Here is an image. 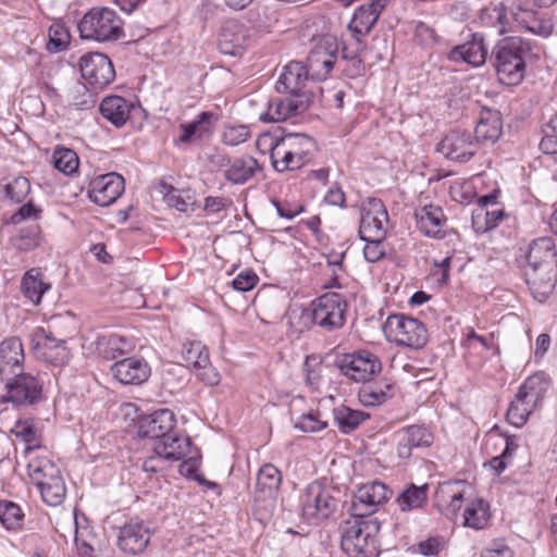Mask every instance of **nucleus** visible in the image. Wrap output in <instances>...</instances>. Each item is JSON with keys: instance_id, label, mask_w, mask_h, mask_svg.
Segmentation results:
<instances>
[{"instance_id": "72a5a7b5", "label": "nucleus", "mask_w": 557, "mask_h": 557, "mask_svg": "<svg viewBox=\"0 0 557 557\" xmlns=\"http://www.w3.org/2000/svg\"><path fill=\"white\" fill-rule=\"evenodd\" d=\"M282 475L280 470L272 463L263 465L257 474L256 497L262 499H274L281 485Z\"/></svg>"}, {"instance_id": "9d476101", "label": "nucleus", "mask_w": 557, "mask_h": 557, "mask_svg": "<svg viewBox=\"0 0 557 557\" xmlns=\"http://www.w3.org/2000/svg\"><path fill=\"white\" fill-rule=\"evenodd\" d=\"M338 367L342 373L355 382H369L382 370L379 357L368 350L345 355Z\"/></svg>"}, {"instance_id": "5701e85b", "label": "nucleus", "mask_w": 557, "mask_h": 557, "mask_svg": "<svg viewBox=\"0 0 557 557\" xmlns=\"http://www.w3.org/2000/svg\"><path fill=\"white\" fill-rule=\"evenodd\" d=\"M525 280L534 298L544 301L554 290L557 265L527 267Z\"/></svg>"}, {"instance_id": "a878e982", "label": "nucleus", "mask_w": 557, "mask_h": 557, "mask_svg": "<svg viewBox=\"0 0 557 557\" xmlns=\"http://www.w3.org/2000/svg\"><path fill=\"white\" fill-rule=\"evenodd\" d=\"M414 218L418 230L425 236L433 238L445 237L447 219L438 206H423L416 210Z\"/></svg>"}, {"instance_id": "49530a36", "label": "nucleus", "mask_w": 557, "mask_h": 557, "mask_svg": "<svg viewBox=\"0 0 557 557\" xmlns=\"http://www.w3.org/2000/svg\"><path fill=\"white\" fill-rule=\"evenodd\" d=\"M257 161L253 158L236 159L225 172L227 181L235 184H243L248 181L256 171Z\"/></svg>"}, {"instance_id": "a18cd8bd", "label": "nucleus", "mask_w": 557, "mask_h": 557, "mask_svg": "<svg viewBox=\"0 0 557 557\" xmlns=\"http://www.w3.org/2000/svg\"><path fill=\"white\" fill-rule=\"evenodd\" d=\"M11 433L26 444V451L40 447V436L32 420H18L11 429Z\"/></svg>"}, {"instance_id": "680f3d73", "label": "nucleus", "mask_w": 557, "mask_h": 557, "mask_svg": "<svg viewBox=\"0 0 557 557\" xmlns=\"http://www.w3.org/2000/svg\"><path fill=\"white\" fill-rule=\"evenodd\" d=\"M383 239L384 238L363 239L367 243L363 248V255L367 261L372 263L376 262L385 255V249L382 243Z\"/></svg>"}, {"instance_id": "a211bd4d", "label": "nucleus", "mask_w": 557, "mask_h": 557, "mask_svg": "<svg viewBox=\"0 0 557 557\" xmlns=\"http://www.w3.org/2000/svg\"><path fill=\"white\" fill-rule=\"evenodd\" d=\"M476 150L478 141L466 131L450 132L437 146V151L446 158L461 162L471 159Z\"/></svg>"}, {"instance_id": "e2e57ef3", "label": "nucleus", "mask_w": 557, "mask_h": 557, "mask_svg": "<svg viewBox=\"0 0 557 557\" xmlns=\"http://www.w3.org/2000/svg\"><path fill=\"white\" fill-rule=\"evenodd\" d=\"M41 209L36 207L32 201L23 205L11 218L12 223L18 224L25 220H38Z\"/></svg>"}, {"instance_id": "774afa93", "label": "nucleus", "mask_w": 557, "mask_h": 557, "mask_svg": "<svg viewBox=\"0 0 557 557\" xmlns=\"http://www.w3.org/2000/svg\"><path fill=\"white\" fill-rule=\"evenodd\" d=\"M540 149L546 154L557 153V135L544 132V136L540 143Z\"/></svg>"}, {"instance_id": "864d4df0", "label": "nucleus", "mask_w": 557, "mask_h": 557, "mask_svg": "<svg viewBox=\"0 0 557 557\" xmlns=\"http://www.w3.org/2000/svg\"><path fill=\"white\" fill-rule=\"evenodd\" d=\"M41 240L40 227L35 224L22 228L15 238V246L18 250L28 251L39 246Z\"/></svg>"}, {"instance_id": "1a4fd4ad", "label": "nucleus", "mask_w": 557, "mask_h": 557, "mask_svg": "<svg viewBox=\"0 0 557 557\" xmlns=\"http://www.w3.org/2000/svg\"><path fill=\"white\" fill-rule=\"evenodd\" d=\"M337 50V41L333 36L326 35L315 40L306 64L311 79L322 81L327 77L335 64Z\"/></svg>"}, {"instance_id": "37998d69", "label": "nucleus", "mask_w": 557, "mask_h": 557, "mask_svg": "<svg viewBox=\"0 0 557 557\" xmlns=\"http://www.w3.org/2000/svg\"><path fill=\"white\" fill-rule=\"evenodd\" d=\"M428 498V485H409L396 499L401 511H408L422 507Z\"/></svg>"}, {"instance_id": "338daca9", "label": "nucleus", "mask_w": 557, "mask_h": 557, "mask_svg": "<svg viewBox=\"0 0 557 557\" xmlns=\"http://www.w3.org/2000/svg\"><path fill=\"white\" fill-rule=\"evenodd\" d=\"M273 205L276 208L277 214L282 218H285L287 220H292L296 215H298L302 211L301 206H284L280 201L273 200Z\"/></svg>"}, {"instance_id": "b1692460", "label": "nucleus", "mask_w": 557, "mask_h": 557, "mask_svg": "<svg viewBox=\"0 0 557 557\" xmlns=\"http://www.w3.org/2000/svg\"><path fill=\"white\" fill-rule=\"evenodd\" d=\"M463 503V488L459 482H444L434 494V504L441 513L454 520Z\"/></svg>"}, {"instance_id": "c756f323", "label": "nucleus", "mask_w": 557, "mask_h": 557, "mask_svg": "<svg viewBox=\"0 0 557 557\" xmlns=\"http://www.w3.org/2000/svg\"><path fill=\"white\" fill-rule=\"evenodd\" d=\"M216 116L214 113L203 111L197 117L188 123L180 125L181 135L178 141L182 144H189L195 140H201L212 133Z\"/></svg>"}, {"instance_id": "c03bdc74", "label": "nucleus", "mask_w": 557, "mask_h": 557, "mask_svg": "<svg viewBox=\"0 0 557 557\" xmlns=\"http://www.w3.org/2000/svg\"><path fill=\"white\" fill-rule=\"evenodd\" d=\"M334 420L343 433L356 430L369 416L362 411L341 406L334 409Z\"/></svg>"}, {"instance_id": "dca6fc26", "label": "nucleus", "mask_w": 557, "mask_h": 557, "mask_svg": "<svg viewBox=\"0 0 557 557\" xmlns=\"http://www.w3.org/2000/svg\"><path fill=\"white\" fill-rule=\"evenodd\" d=\"M309 103V95L297 97L286 94V96L274 97L269 100L265 112L261 113L259 119L264 123L282 122L306 111Z\"/></svg>"}, {"instance_id": "c9c22d12", "label": "nucleus", "mask_w": 557, "mask_h": 557, "mask_svg": "<svg viewBox=\"0 0 557 557\" xmlns=\"http://www.w3.org/2000/svg\"><path fill=\"white\" fill-rule=\"evenodd\" d=\"M246 36L243 26L235 21H228L221 28L219 48L224 54L236 55L243 48Z\"/></svg>"}, {"instance_id": "c85d7f7f", "label": "nucleus", "mask_w": 557, "mask_h": 557, "mask_svg": "<svg viewBox=\"0 0 557 557\" xmlns=\"http://www.w3.org/2000/svg\"><path fill=\"white\" fill-rule=\"evenodd\" d=\"M486 54L487 50L483 44V36L473 34L470 41L453 48L448 58L451 61H462L473 66H480L485 62Z\"/></svg>"}, {"instance_id": "58836bf2", "label": "nucleus", "mask_w": 557, "mask_h": 557, "mask_svg": "<svg viewBox=\"0 0 557 557\" xmlns=\"http://www.w3.org/2000/svg\"><path fill=\"white\" fill-rule=\"evenodd\" d=\"M549 386L550 381L546 374L539 372L529 376L520 386L518 393L520 394V397H524V399H528V401L539 406L549 389Z\"/></svg>"}, {"instance_id": "ea45409f", "label": "nucleus", "mask_w": 557, "mask_h": 557, "mask_svg": "<svg viewBox=\"0 0 557 557\" xmlns=\"http://www.w3.org/2000/svg\"><path fill=\"white\" fill-rule=\"evenodd\" d=\"M488 504L483 499H474L468 504L463 512V525L475 530L483 529L490 518Z\"/></svg>"}, {"instance_id": "f03ea898", "label": "nucleus", "mask_w": 557, "mask_h": 557, "mask_svg": "<svg viewBox=\"0 0 557 557\" xmlns=\"http://www.w3.org/2000/svg\"><path fill=\"white\" fill-rule=\"evenodd\" d=\"M380 523L375 519L354 517L342 527V548L350 557H377L376 535Z\"/></svg>"}, {"instance_id": "39448f33", "label": "nucleus", "mask_w": 557, "mask_h": 557, "mask_svg": "<svg viewBox=\"0 0 557 557\" xmlns=\"http://www.w3.org/2000/svg\"><path fill=\"white\" fill-rule=\"evenodd\" d=\"M383 331L389 342L413 349L422 348L428 342V331L424 324L403 314L389 315Z\"/></svg>"}, {"instance_id": "20e7f679", "label": "nucleus", "mask_w": 557, "mask_h": 557, "mask_svg": "<svg viewBox=\"0 0 557 557\" xmlns=\"http://www.w3.org/2000/svg\"><path fill=\"white\" fill-rule=\"evenodd\" d=\"M315 143L305 134L290 133L278 139L274 152L275 170L277 172L295 171L310 162Z\"/></svg>"}, {"instance_id": "603ef678", "label": "nucleus", "mask_w": 557, "mask_h": 557, "mask_svg": "<svg viewBox=\"0 0 557 557\" xmlns=\"http://www.w3.org/2000/svg\"><path fill=\"white\" fill-rule=\"evenodd\" d=\"M48 36L47 50L53 53L66 49L71 39L67 28L60 23H54L49 27Z\"/></svg>"}, {"instance_id": "8fccbe9b", "label": "nucleus", "mask_w": 557, "mask_h": 557, "mask_svg": "<svg viewBox=\"0 0 557 557\" xmlns=\"http://www.w3.org/2000/svg\"><path fill=\"white\" fill-rule=\"evenodd\" d=\"M391 386L367 385L359 391V400L367 407H374L384 404L391 397Z\"/></svg>"}, {"instance_id": "7c9ffc66", "label": "nucleus", "mask_w": 557, "mask_h": 557, "mask_svg": "<svg viewBox=\"0 0 557 557\" xmlns=\"http://www.w3.org/2000/svg\"><path fill=\"white\" fill-rule=\"evenodd\" d=\"M134 103L121 96H108L102 99L99 110L101 115L115 127H122L131 116Z\"/></svg>"}, {"instance_id": "f8f14e48", "label": "nucleus", "mask_w": 557, "mask_h": 557, "mask_svg": "<svg viewBox=\"0 0 557 557\" xmlns=\"http://www.w3.org/2000/svg\"><path fill=\"white\" fill-rule=\"evenodd\" d=\"M389 487L380 481H372L362 484L355 493L351 504L354 517H364L374 513L380 506L384 505L391 497Z\"/></svg>"}, {"instance_id": "f257e3e1", "label": "nucleus", "mask_w": 557, "mask_h": 557, "mask_svg": "<svg viewBox=\"0 0 557 557\" xmlns=\"http://www.w3.org/2000/svg\"><path fill=\"white\" fill-rule=\"evenodd\" d=\"M532 46L521 37L502 39L494 49L495 67L502 84H519L524 76L525 59L531 55Z\"/></svg>"}, {"instance_id": "5fc2aeb1", "label": "nucleus", "mask_w": 557, "mask_h": 557, "mask_svg": "<svg viewBox=\"0 0 557 557\" xmlns=\"http://www.w3.org/2000/svg\"><path fill=\"white\" fill-rule=\"evenodd\" d=\"M413 448H426L433 444V434L422 425H410L401 429Z\"/></svg>"}, {"instance_id": "79ce46f5", "label": "nucleus", "mask_w": 557, "mask_h": 557, "mask_svg": "<svg viewBox=\"0 0 557 557\" xmlns=\"http://www.w3.org/2000/svg\"><path fill=\"white\" fill-rule=\"evenodd\" d=\"M536 407L535 404L528 401L524 397H520V394L517 393L509 405L506 419L511 425L521 428L527 423L530 414Z\"/></svg>"}, {"instance_id": "cd10ccee", "label": "nucleus", "mask_w": 557, "mask_h": 557, "mask_svg": "<svg viewBox=\"0 0 557 557\" xmlns=\"http://www.w3.org/2000/svg\"><path fill=\"white\" fill-rule=\"evenodd\" d=\"M190 445L191 442L188 436L171 432L159 441L153 442L152 449L163 460L177 461L189 454Z\"/></svg>"}, {"instance_id": "3c124183", "label": "nucleus", "mask_w": 557, "mask_h": 557, "mask_svg": "<svg viewBox=\"0 0 557 557\" xmlns=\"http://www.w3.org/2000/svg\"><path fill=\"white\" fill-rule=\"evenodd\" d=\"M52 161L54 168L64 174L76 172L79 164L77 154L69 148H57L53 152Z\"/></svg>"}, {"instance_id": "bf43d9fd", "label": "nucleus", "mask_w": 557, "mask_h": 557, "mask_svg": "<svg viewBox=\"0 0 557 557\" xmlns=\"http://www.w3.org/2000/svg\"><path fill=\"white\" fill-rule=\"evenodd\" d=\"M164 201L169 207H173L181 212L193 210L194 202L190 197H184L183 191L171 187L164 195Z\"/></svg>"}, {"instance_id": "e433bc0d", "label": "nucleus", "mask_w": 557, "mask_h": 557, "mask_svg": "<svg viewBox=\"0 0 557 557\" xmlns=\"http://www.w3.org/2000/svg\"><path fill=\"white\" fill-rule=\"evenodd\" d=\"M50 288L51 285L44 281V274L38 268L28 270L22 277L21 290L35 306L40 304L42 295Z\"/></svg>"}, {"instance_id": "4d7b16f0", "label": "nucleus", "mask_w": 557, "mask_h": 557, "mask_svg": "<svg viewBox=\"0 0 557 557\" xmlns=\"http://www.w3.org/2000/svg\"><path fill=\"white\" fill-rule=\"evenodd\" d=\"M327 426V422L322 419L320 412L318 411H309L308 413H304L300 416L296 423L295 428L306 432L313 433L324 430Z\"/></svg>"}, {"instance_id": "473e14b6", "label": "nucleus", "mask_w": 557, "mask_h": 557, "mask_svg": "<svg viewBox=\"0 0 557 557\" xmlns=\"http://www.w3.org/2000/svg\"><path fill=\"white\" fill-rule=\"evenodd\" d=\"M527 261V267L557 265V252L553 238L534 239L529 246Z\"/></svg>"}, {"instance_id": "6e6552de", "label": "nucleus", "mask_w": 557, "mask_h": 557, "mask_svg": "<svg viewBox=\"0 0 557 557\" xmlns=\"http://www.w3.org/2000/svg\"><path fill=\"white\" fill-rule=\"evenodd\" d=\"M58 321V318H53L48 329H36L33 335V343L34 349L39 357L54 364H63L69 360V350L66 338L54 332Z\"/></svg>"}, {"instance_id": "2f4dec72", "label": "nucleus", "mask_w": 557, "mask_h": 557, "mask_svg": "<svg viewBox=\"0 0 557 557\" xmlns=\"http://www.w3.org/2000/svg\"><path fill=\"white\" fill-rule=\"evenodd\" d=\"M515 21L528 32L542 37H548L554 29L553 21L547 15H540L530 9L519 8L512 13Z\"/></svg>"}, {"instance_id": "4468645a", "label": "nucleus", "mask_w": 557, "mask_h": 557, "mask_svg": "<svg viewBox=\"0 0 557 557\" xmlns=\"http://www.w3.org/2000/svg\"><path fill=\"white\" fill-rule=\"evenodd\" d=\"M387 223L388 214L382 200L368 198L361 207L360 238H384Z\"/></svg>"}, {"instance_id": "aec40b11", "label": "nucleus", "mask_w": 557, "mask_h": 557, "mask_svg": "<svg viewBox=\"0 0 557 557\" xmlns=\"http://www.w3.org/2000/svg\"><path fill=\"white\" fill-rule=\"evenodd\" d=\"M388 0H371L356 9L348 25L357 45H360V37L369 34L376 23L381 12L387 5Z\"/></svg>"}, {"instance_id": "423d86ee", "label": "nucleus", "mask_w": 557, "mask_h": 557, "mask_svg": "<svg viewBox=\"0 0 557 557\" xmlns=\"http://www.w3.org/2000/svg\"><path fill=\"white\" fill-rule=\"evenodd\" d=\"M301 513L309 522H317L329 518L337 506L333 490L320 482L310 483L301 498Z\"/></svg>"}, {"instance_id": "9b49d317", "label": "nucleus", "mask_w": 557, "mask_h": 557, "mask_svg": "<svg viewBox=\"0 0 557 557\" xmlns=\"http://www.w3.org/2000/svg\"><path fill=\"white\" fill-rule=\"evenodd\" d=\"M7 388L4 400L16 406H29L37 403L42 393V385L39 380L21 371V374H12L9 380H1Z\"/></svg>"}, {"instance_id": "052dcab7", "label": "nucleus", "mask_w": 557, "mask_h": 557, "mask_svg": "<svg viewBox=\"0 0 557 557\" xmlns=\"http://www.w3.org/2000/svg\"><path fill=\"white\" fill-rule=\"evenodd\" d=\"M280 137H275L269 133L260 135L256 140V146L258 150L262 153H270L271 162L273 168L275 169V157L274 152L278 146Z\"/></svg>"}, {"instance_id": "4be33fe9", "label": "nucleus", "mask_w": 557, "mask_h": 557, "mask_svg": "<svg viewBox=\"0 0 557 557\" xmlns=\"http://www.w3.org/2000/svg\"><path fill=\"white\" fill-rule=\"evenodd\" d=\"M112 375L122 384L139 385L150 376V367L143 358L128 357L111 366Z\"/></svg>"}, {"instance_id": "bb28decb", "label": "nucleus", "mask_w": 557, "mask_h": 557, "mask_svg": "<svg viewBox=\"0 0 557 557\" xmlns=\"http://www.w3.org/2000/svg\"><path fill=\"white\" fill-rule=\"evenodd\" d=\"M24 351L21 341L11 337L0 344V379L9 380L23 371Z\"/></svg>"}, {"instance_id": "393cba45", "label": "nucleus", "mask_w": 557, "mask_h": 557, "mask_svg": "<svg viewBox=\"0 0 557 557\" xmlns=\"http://www.w3.org/2000/svg\"><path fill=\"white\" fill-rule=\"evenodd\" d=\"M308 78H310V74L306 65L298 61H292L284 67V72L275 84V89L280 94H289L297 97L308 95L304 90Z\"/></svg>"}, {"instance_id": "0eeeda50", "label": "nucleus", "mask_w": 557, "mask_h": 557, "mask_svg": "<svg viewBox=\"0 0 557 557\" xmlns=\"http://www.w3.org/2000/svg\"><path fill=\"white\" fill-rule=\"evenodd\" d=\"M347 304L343 296L329 293L320 296L311 304V319L314 324L332 331L345 323Z\"/></svg>"}, {"instance_id": "7ed1b4c3", "label": "nucleus", "mask_w": 557, "mask_h": 557, "mask_svg": "<svg viewBox=\"0 0 557 557\" xmlns=\"http://www.w3.org/2000/svg\"><path fill=\"white\" fill-rule=\"evenodd\" d=\"M83 39L99 42L115 41L123 35V22L116 12L109 8L90 9L78 23Z\"/></svg>"}, {"instance_id": "09e8293b", "label": "nucleus", "mask_w": 557, "mask_h": 557, "mask_svg": "<svg viewBox=\"0 0 557 557\" xmlns=\"http://www.w3.org/2000/svg\"><path fill=\"white\" fill-rule=\"evenodd\" d=\"M37 488L44 503L48 506H59L63 503L66 495L65 483L62 476L54 479L52 482L44 483Z\"/></svg>"}, {"instance_id": "6ab92c4d", "label": "nucleus", "mask_w": 557, "mask_h": 557, "mask_svg": "<svg viewBox=\"0 0 557 557\" xmlns=\"http://www.w3.org/2000/svg\"><path fill=\"white\" fill-rule=\"evenodd\" d=\"M150 536L151 531L143 521H131L120 529L117 545L125 554L138 555L149 545Z\"/></svg>"}, {"instance_id": "0e129e2a", "label": "nucleus", "mask_w": 557, "mask_h": 557, "mask_svg": "<svg viewBox=\"0 0 557 557\" xmlns=\"http://www.w3.org/2000/svg\"><path fill=\"white\" fill-rule=\"evenodd\" d=\"M395 451L399 459L407 460L411 457L413 447L403 430L395 433Z\"/></svg>"}, {"instance_id": "a19ab883", "label": "nucleus", "mask_w": 557, "mask_h": 557, "mask_svg": "<svg viewBox=\"0 0 557 557\" xmlns=\"http://www.w3.org/2000/svg\"><path fill=\"white\" fill-rule=\"evenodd\" d=\"M133 349V344L116 334L102 337L98 342L99 354L106 359H115Z\"/></svg>"}, {"instance_id": "13d9d810", "label": "nucleus", "mask_w": 557, "mask_h": 557, "mask_svg": "<svg viewBox=\"0 0 557 557\" xmlns=\"http://www.w3.org/2000/svg\"><path fill=\"white\" fill-rule=\"evenodd\" d=\"M5 195L15 202H22L30 191V183L24 176L15 177L5 185Z\"/></svg>"}, {"instance_id": "f704fd0d", "label": "nucleus", "mask_w": 557, "mask_h": 557, "mask_svg": "<svg viewBox=\"0 0 557 557\" xmlns=\"http://www.w3.org/2000/svg\"><path fill=\"white\" fill-rule=\"evenodd\" d=\"M503 123L498 111L483 110L475 127V140L495 143L502 135Z\"/></svg>"}, {"instance_id": "4c0bfd02", "label": "nucleus", "mask_w": 557, "mask_h": 557, "mask_svg": "<svg viewBox=\"0 0 557 557\" xmlns=\"http://www.w3.org/2000/svg\"><path fill=\"white\" fill-rule=\"evenodd\" d=\"M27 471L32 483L35 484L36 487L62 476L57 465L47 457L30 460L27 466Z\"/></svg>"}, {"instance_id": "2eb2a0df", "label": "nucleus", "mask_w": 557, "mask_h": 557, "mask_svg": "<svg viewBox=\"0 0 557 557\" xmlns=\"http://www.w3.org/2000/svg\"><path fill=\"white\" fill-rule=\"evenodd\" d=\"M79 70L83 78L92 88H103L115 77L111 60L103 53L89 52L79 60Z\"/></svg>"}, {"instance_id": "ddd939ff", "label": "nucleus", "mask_w": 557, "mask_h": 557, "mask_svg": "<svg viewBox=\"0 0 557 557\" xmlns=\"http://www.w3.org/2000/svg\"><path fill=\"white\" fill-rule=\"evenodd\" d=\"M182 359L185 367L193 369L197 379L208 386L220 383V373L211 366L207 348L200 342L184 345Z\"/></svg>"}, {"instance_id": "69168bd1", "label": "nucleus", "mask_w": 557, "mask_h": 557, "mask_svg": "<svg viewBox=\"0 0 557 557\" xmlns=\"http://www.w3.org/2000/svg\"><path fill=\"white\" fill-rule=\"evenodd\" d=\"M259 278L252 271L240 272L232 282L233 287L239 292H248L258 283Z\"/></svg>"}, {"instance_id": "f3484780", "label": "nucleus", "mask_w": 557, "mask_h": 557, "mask_svg": "<svg viewBox=\"0 0 557 557\" xmlns=\"http://www.w3.org/2000/svg\"><path fill=\"white\" fill-rule=\"evenodd\" d=\"M124 178L115 173L99 175L89 183L88 197L98 206L108 207L114 203L124 191Z\"/></svg>"}, {"instance_id": "6e6d98bb", "label": "nucleus", "mask_w": 557, "mask_h": 557, "mask_svg": "<svg viewBox=\"0 0 557 557\" xmlns=\"http://www.w3.org/2000/svg\"><path fill=\"white\" fill-rule=\"evenodd\" d=\"M251 136L247 125H226L222 132V141L227 146H238Z\"/></svg>"}, {"instance_id": "412c9836", "label": "nucleus", "mask_w": 557, "mask_h": 557, "mask_svg": "<svg viewBox=\"0 0 557 557\" xmlns=\"http://www.w3.org/2000/svg\"><path fill=\"white\" fill-rule=\"evenodd\" d=\"M176 423L175 416L170 409H160L144 417L139 421L138 435L145 438L159 441L170 434Z\"/></svg>"}, {"instance_id": "de8ad7c7", "label": "nucleus", "mask_w": 557, "mask_h": 557, "mask_svg": "<svg viewBox=\"0 0 557 557\" xmlns=\"http://www.w3.org/2000/svg\"><path fill=\"white\" fill-rule=\"evenodd\" d=\"M24 515L18 505L10 500L0 502V522L9 531L22 527Z\"/></svg>"}]
</instances>
